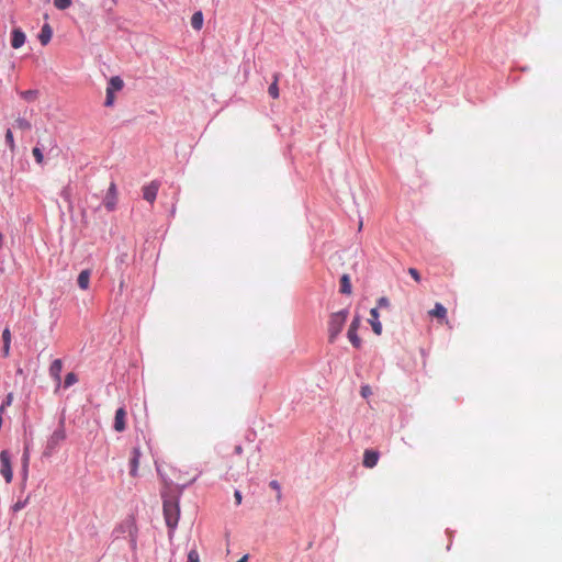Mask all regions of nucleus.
Masks as SVG:
<instances>
[{"mask_svg": "<svg viewBox=\"0 0 562 562\" xmlns=\"http://www.w3.org/2000/svg\"><path fill=\"white\" fill-rule=\"evenodd\" d=\"M71 4V0H54V5L58 10H66Z\"/></svg>", "mask_w": 562, "mask_h": 562, "instance_id": "nucleus-25", "label": "nucleus"}, {"mask_svg": "<svg viewBox=\"0 0 562 562\" xmlns=\"http://www.w3.org/2000/svg\"><path fill=\"white\" fill-rule=\"evenodd\" d=\"M32 154L37 164L42 165L44 162V156L42 150L38 147H34Z\"/></svg>", "mask_w": 562, "mask_h": 562, "instance_id": "nucleus-26", "label": "nucleus"}, {"mask_svg": "<svg viewBox=\"0 0 562 562\" xmlns=\"http://www.w3.org/2000/svg\"><path fill=\"white\" fill-rule=\"evenodd\" d=\"M187 562H200V555L195 548L189 551Z\"/></svg>", "mask_w": 562, "mask_h": 562, "instance_id": "nucleus-27", "label": "nucleus"}, {"mask_svg": "<svg viewBox=\"0 0 562 562\" xmlns=\"http://www.w3.org/2000/svg\"><path fill=\"white\" fill-rule=\"evenodd\" d=\"M123 86V80L119 76H114L109 80L106 89L115 92L122 90Z\"/></svg>", "mask_w": 562, "mask_h": 562, "instance_id": "nucleus-16", "label": "nucleus"}, {"mask_svg": "<svg viewBox=\"0 0 562 562\" xmlns=\"http://www.w3.org/2000/svg\"><path fill=\"white\" fill-rule=\"evenodd\" d=\"M361 395L367 398L372 394L371 387L369 385H362L360 390Z\"/></svg>", "mask_w": 562, "mask_h": 562, "instance_id": "nucleus-32", "label": "nucleus"}, {"mask_svg": "<svg viewBox=\"0 0 562 562\" xmlns=\"http://www.w3.org/2000/svg\"><path fill=\"white\" fill-rule=\"evenodd\" d=\"M52 36H53V29L50 27V25L48 23H45L42 26V30L38 34V40H40L41 44L43 46L47 45L50 42Z\"/></svg>", "mask_w": 562, "mask_h": 562, "instance_id": "nucleus-13", "label": "nucleus"}, {"mask_svg": "<svg viewBox=\"0 0 562 562\" xmlns=\"http://www.w3.org/2000/svg\"><path fill=\"white\" fill-rule=\"evenodd\" d=\"M61 370H63L61 360L60 359L54 360L49 367V374L57 382L58 385L60 384V380H61V376H60Z\"/></svg>", "mask_w": 562, "mask_h": 562, "instance_id": "nucleus-10", "label": "nucleus"}, {"mask_svg": "<svg viewBox=\"0 0 562 562\" xmlns=\"http://www.w3.org/2000/svg\"><path fill=\"white\" fill-rule=\"evenodd\" d=\"M12 401H13V396L11 393H9L5 397V400L3 401L2 405L0 406V414L4 413V409L12 404Z\"/></svg>", "mask_w": 562, "mask_h": 562, "instance_id": "nucleus-28", "label": "nucleus"}, {"mask_svg": "<svg viewBox=\"0 0 562 562\" xmlns=\"http://www.w3.org/2000/svg\"><path fill=\"white\" fill-rule=\"evenodd\" d=\"M29 461H30V454H29L27 448H25L23 457H22V464L29 465Z\"/></svg>", "mask_w": 562, "mask_h": 562, "instance_id": "nucleus-38", "label": "nucleus"}, {"mask_svg": "<svg viewBox=\"0 0 562 562\" xmlns=\"http://www.w3.org/2000/svg\"><path fill=\"white\" fill-rule=\"evenodd\" d=\"M164 516L167 526L173 530L179 521L180 509L178 502L175 499H165L164 501Z\"/></svg>", "mask_w": 562, "mask_h": 562, "instance_id": "nucleus-2", "label": "nucleus"}, {"mask_svg": "<svg viewBox=\"0 0 562 562\" xmlns=\"http://www.w3.org/2000/svg\"><path fill=\"white\" fill-rule=\"evenodd\" d=\"M191 25L194 30H201L203 25V14L201 11L193 13L191 18Z\"/></svg>", "mask_w": 562, "mask_h": 562, "instance_id": "nucleus-18", "label": "nucleus"}, {"mask_svg": "<svg viewBox=\"0 0 562 562\" xmlns=\"http://www.w3.org/2000/svg\"><path fill=\"white\" fill-rule=\"evenodd\" d=\"M27 474H29V465L22 464V475H23L24 481L27 479Z\"/></svg>", "mask_w": 562, "mask_h": 562, "instance_id": "nucleus-40", "label": "nucleus"}, {"mask_svg": "<svg viewBox=\"0 0 562 562\" xmlns=\"http://www.w3.org/2000/svg\"><path fill=\"white\" fill-rule=\"evenodd\" d=\"M2 340L3 342H11V331L8 327L2 331Z\"/></svg>", "mask_w": 562, "mask_h": 562, "instance_id": "nucleus-34", "label": "nucleus"}, {"mask_svg": "<svg viewBox=\"0 0 562 562\" xmlns=\"http://www.w3.org/2000/svg\"><path fill=\"white\" fill-rule=\"evenodd\" d=\"M429 315L438 318L442 323H448L447 308L441 303H436L435 307L429 311Z\"/></svg>", "mask_w": 562, "mask_h": 562, "instance_id": "nucleus-11", "label": "nucleus"}, {"mask_svg": "<svg viewBox=\"0 0 562 562\" xmlns=\"http://www.w3.org/2000/svg\"><path fill=\"white\" fill-rule=\"evenodd\" d=\"M11 342H3L2 355L4 358L10 356Z\"/></svg>", "mask_w": 562, "mask_h": 562, "instance_id": "nucleus-35", "label": "nucleus"}, {"mask_svg": "<svg viewBox=\"0 0 562 562\" xmlns=\"http://www.w3.org/2000/svg\"><path fill=\"white\" fill-rule=\"evenodd\" d=\"M234 497H235V501H236V505H240L241 501H243V496H241V493L238 490L235 491Z\"/></svg>", "mask_w": 562, "mask_h": 562, "instance_id": "nucleus-39", "label": "nucleus"}, {"mask_svg": "<svg viewBox=\"0 0 562 562\" xmlns=\"http://www.w3.org/2000/svg\"><path fill=\"white\" fill-rule=\"evenodd\" d=\"M103 203L108 211H113L115 209L117 203V190L114 182H111L104 196Z\"/></svg>", "mask_w": 562, "mask_h": 562, "instance_id": "nucleus-4", "label": "nucleus"}, {"mask_svg": "<svg viewBox=\"0 0 562 562\" xmlns=\"http://www.w3.org/2000/svg\"><path fill=\"white\" fill-rule=\"evenodd\" d=\"M90 283V270H82L78 276V285L82 290H87Z\"/></svg>", "mask_w": 562, "mask_h": 562, "instance_id": "nucleus-15", "label": "nucleus"}, {"mask_svg": "<svg viewBox=\"0 0 562 562\" xmlns=\"http://www.w3.org/2000/svg\"><path fill=\"white\" fill-rule=\"evenodd\" d=\"M0 474L4 479L5 483H11L13 479L11 456L9 451L2 450L0 452Z\"/></svg>", "mask_w": 562, "mask_h": 562, "instance_id": "nucleus-3", "label": "nucleus"}, {"mask_svg": "<svg viewBox=\"0 0 562 562\" xmlns=\"http://www.w3.org/2000/svg\"><path fill=\"white\" fill-rule=\"evenodd\" d=\"M26 36L20 29L12 31L11 46L15 49L22 47L25 43Z\"/></svg>", "mask_w": 562, "mask_h": 562, "instance_id": "nucleus-9", "label": "nucleus"}, {"mask_svg": "<svg viewBox=\"0 0 562 562\" xmlns=\"http://www.w3.org/2000/svg\"><path fill=\"white\" fill-rule=\"evenodd\" d=\"M37 93L38 92L36 90H25L22 91L20 94L26 101H34L37 98Z\"/></svg>", "mask_w": 562, "mask_h": 562, "instance_id": "nucleus-23", "label": "nucleus"}, {"mask_svg": "<svg viewBox=\"0 0 562 562\" xmlns=\"http://www.w3.org/2000/svg\"><path fill=\"white\" fill-rule=\"evenodd\" d=\"M140 454L142 453H140L139 448H133L132 456L130 459V465H131L130 474L134 477L137 476Z\"/></svg>", "mask_w": 562, "mask_h": 562, "instance_id": "nucleus-8", "label": "nucleus"}, {"mask_svg": "<svg viewBox=\"0 0 562 562\" xmlns=\"http://www.w3.org/2000/svg\"><path fill=\"white\" fill-rule=\"evenodd\" d=\"M347 337L355 348H357V349L361 348L362 341H361L360 337L358 336V331L348 329Z\"/></svg>", "mask_w": 562, "mask_h": 562, "instance_id": "nucleus-20", "label": "nucleus"}, {"mask_svg": "<svg viewBox=\"0 0 562 562\" xmlns=\"http://www.w3.org/2000/svg\"><path fill=\"white\" fill-rule=\"evenodd\" d=\"M77 381H78L77 375L74 372H70L65 378L64 386L69 387L71 385H74Z\"/></svg>", "mask_w": 562, "mask_h": 562, "instance_id": "nucleus-24", "label": "nucleus"}, {"mask_svg": "<svg viewBox=\"0 0 562 562\" xmlns=\"http://www.w3.org/2000/svg\"><path fill=\"white\" fill-rule=\"evenodd\" d=\"M158 189L159 184L157 182H150L148 186L143 188V198L149 203H153L156 200Z\"/></svg>", "mask_w": 562, "mask_h": 562, "instance_id": "nucleus-7", "label": "nucleus"}, {"mask_svg": "<svg viewBox=\"0 0 562 562\" xmlns=\"http://www.w3.org/2000/svg\"><path fill=\"white\" fill-rule=\"evenodd\" d=\"M340 292L344 294H350L351 293V282L348 274H344L340 278Z\"/></svg>", "mask_w": 562, "mask_h": 562, "instance_id": "nucleus-17", "label": "nucleus"}, {"mask_svg": "<svg viewBox=\"0 0 562 562\" xmlns=\"http://www.w3.org/2000/svg\"><path fill=\"white\" fill-rule=\"evenodd\" d=\"M408 273L411 274V277H412L415 281H417V282H419V281H420V274H419V272H418V270H417V269H415V268H409V269H408Z\"/></svg>", "mask_w": 562, "mask_h": 562, "instance_id": "nucleus-33", "label": "nucleus"}, {"mask_svg": "<svg viewBox=\"0 0 562 562\" xmlns=\"http://www.w3.org/2000/svg\"><path fill=\"white\" fill-rule=\"evenodd\" d=\"M113 2L115 3V2H116V0H113Z\"/></svg>", "mask_w": 562, "mask_h": 562, "instance_id": "nucleus-43", "label": "nucleus"}, {"mask_svg": "<svg viewBox=\"0 0 562 562\" xmlns=\"http://www.w3.org/2000/svg\"><path fill=\"white\" fill-rule=\"evenodd\" d=\"M114 99H115L114 98V92L106 89V98H105L104 105L105 106H112L113 103H114Z\"/></svg>", "mask_w": 562, "mask_h": 562, "instance_id": "nucleus-29", "label": "nucleus"}, {"mask_svg": "<svg viewBox=\"0 0 562 562\" xmlns=\"http://www.w3.org/2000/svg\"><path fill=\"white\" fill-rule=\"evenodd\" d=\"M380 454L378 451L372 449H367L363 452V467L368 469H372L378 464Z\"/></svg>", "mask_w": 562, "mask_h": 562, "instance_id": "nucleus-5", "label": "nucleus"}, {"mask_svg": "<svg viewBox=\"0 0 562 562\" xmlns=\"http://www.w3.org/2000/svg\"><path fill=\"white\" fill-rule=\"evenodd\" d=\"M269 486H270L272 490L277 491V493H278V494H277V498H278V499H280V498H281V486H280L279 482H278V481H276V480H273V481H271V482L269 483Z\"/></svg>", "mask_w": 562, "mask_h": 562, "instance_id": "nucleus-30", "label": "nucleus"}, {"mask_svg": "<svg viewBox=\"0 0 562 562\" xmlns=\"http://www.w3.org/2000/svg\"><path fill=\"white\" fill-rule=\"evenodd\" d=\"M378 305L380 307H387L389 306V300L386 297H380L378 301Z\"/></svg>", "mask_w": 562, "mask_h": 562, "instance_id": "nucleus-37", "label": "nucleus"}, {"mask_svg": "<svg viewBox=\"0 0 562 562\" xmlns=\"http://www.w3.org/2000/svg\"><path fill=\"white\" fill-rule=\"evenodd\" d=\"M5 143L10 150L13 153L15 150V143L13 138V133L10 128H8L5 132Z\"/></svg>", "mask_w": 562, "mask_h": 562, "instance_id": "nucleus-22", "label": "nucleus"}, {"mask_svg": "<svg viewBox=\"0 0 562 562\" xmlns=\"http://www.w3.org/2000/svg\"><path fill=\"white\" fill-rule=\"evenodd\" d=\"M25 504H26V501H24V502H16V503L13 505V507H12L13 512H19V510H21L22 508H24Z\"/></svg>", "mask_w": 562, "mask_h": 562, "instance_id": "nucleus-36", "label": "nucleus"}, {"mask_svg": "<svg viewBox=\"0 0 562 562\" xmlns=\"http://www.w3.org/2000/svg\"><path fill=\"white\" fill-rule=\"evenodd\" d=\"M14 127L21 130V131H31L32 128V124L29 120L24 119V117H18L15 121H14Z\"/></svg>", "mask_w": 562, "mask_h": 562, "instance_id": "nucleus-19", "label": "nucleus"}, {"mask_svg": "<svg viewBox=\"0 0 562 562\" xmlns=\"http://www.w3.org/2000/svg\"><path fill=\"white\" fill-rule=\"evenodd\" d=\"M348 317V311L342 310L330 314L328 319V340L334 342L341 333Z\"/></svg>", "mask_w": 562, "mask_h": 562, "instance_id": "nucleus-1", "label": "nucleus"}, {"mask_svg": "<svg viewBox=\"0 0 562 562\" xmlns=\"http://www.w3.org/2000/svg\"><path fill=\"white\" fill-rule=\"evenodd\" d=\"M360 324H361V321H360V317H355L349 326V330H356L358 331L359 327H360Z\"/></svg>", "mask_w": 562, "mask_h": 562, "instance_id": "nucleus-31", "label": "nucleus"}, {"mask_svg": "<svg viewBox=\"0 0 562 562\" xmlns=\"http://www.w3.org/2000/svg\"><path fill=\"white\" fill-rule=\"evenodd\" d=\"M248 561V555H244L241 557L238 561L236 562H247Z\"/></svg>", "mask_w": 562, "mask_h": 562, "instance_id": "nucleus-42", "label": "nucleus"}, {"mask_svg": "<svg viewBox=\"0 0 562 562\" xmlns=\"http://www.w3.org/2000/svg\"><path fill=\"white\" fill-rule=\"evenodd\" d=\"M370 324L372 326V330L374 331L375 335H381L382 334V324L380 323L379 321V313H378V308H371L370 311Z\"/></svg>", "mask_w": 562, "mask_h": 562, "instance_id": "nucleus-12", "label": "nucleus"}, {"mask_svg": "<svg viewBox=\"0 0 562 562\" xmlns=\"http://www.w3.org/2000/svg\"><path fill=\"white\" fill-rule=\"evenodd\" d=\"M278 80H279V76L276 75L273 82L270 85V87L268 89V92H269L270 97H272L273 99H278L279 98Z\"/></svg>", "mask_w": 562, "mask_h": 562, "instance_id": "nucleus-21", "label": "nucleus"}, {"mask_svg": "<svg viewBox=\"0 0 562 562\" xmlns=\"http://www.w3.org/2000/svg\"><path fill=\"white\" fill-rule=\"evenodd\" d=\"M65 430L63 428L55 430L53 435L50 436V439L48 441V446L54 448L56 447L60 441L65 439Z\"/></svg>", "mask_w": 562, "mask_h": 562, "instance_id": "nucleus-14", "label": "nucleus"}, {"mask_svg": "<svg viewBox=\"0 0 562 562\" xmlns=\"http://www.w3.org/2000/svg\"><path fill=\"white\" fill-rule=\"evenodd\" d=\"M234 451H235L236 454H241L243 453V447L238 445V446H236L234 448Z\"/></svg>", "mask_w": 562, "mask_h": 562, "instance_id": "nucleus-41", "label": "nucleus"}, {"mask_svg": "<svg viewBox=\"0 0 562 562\" xmlns=\"http://www.w3.org/2000/svg\"><path fill=\"white\" fill-rule=\"evenodd\" d=\"M125 420H126L125 408L124 407L117 408L115 412L114 426H113L117 432H122L125 430V428H126Z\"/></svg>", "mask_w": 562, "mask_h": 562, "instance_id": "nucleus-6", "label": "nucleus"}]
</instances>
